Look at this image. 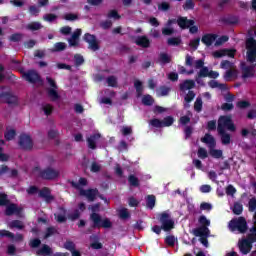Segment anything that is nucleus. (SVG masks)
<instances>
[{"instance_id": "obj_1", "label": "nucleus", "mask_w": 256, "mask_h": 256, "mask_svg": "<svg viewBox=\"0 0 256 256\" xmlns=\"http://www.w3.org/2000/svg\"><path fill=\"white\" fill-rule=\"evenodd\" d=\"M225 131H235V125L229 116H221L218 120V133L222 137V143L224 145H229L231 136L225 133Z\"/></svg>"}, {"instance_id": "obj_2", "label": "nucleus", "mask_w": 256, "mask_h": 256, "mask_svg": "<svg viewBox=\"0 0 256 256\" xmlns=\"http://www.w3.org/2000/svg\"><path fill=\"white\" fill-rule=\"evenodd\" d=\"M198 222L201 227L192 230L193 235H195V237H209L210 231L208 227L211 225V220L202 215L199 217Z\"/></svg>"}, {"instance_id": "obj_3", "label": "nucleus", "mask_w": 256, "mask_h": 256, "mask_svg": "<svg viewBox=\"0 0 256 256\" xmlns=\"http://www.w3.org/2000/svg\"><path fill=\"white\" fill-rule=\"evenodd\" d=\"M84 185H87V179L85 178H80L78 184L72 182V186L80 190V195H82V197H86L88 201H95V197H97V190H83L81 187H84Z\"/></svg>"}, {"instance_id": "obj_4", "label": "nucleus", "mask_w": 256, "mask_h": 256, "mask_svg": "<svg viewBox=\"0 0 256 256\" xmlns=\"http://www.w3.org/2000/svg\"><path fill=\"white\" fill-rule=\"evenodd\" d=\"M202 143H205L209 147V154L211 157H214V159H221L223 157V151L215 149V138L213 136L206 134L202 139Z\"/></svg>"}, {"instance_id": "obj_5", "label": "nucleus", "mask_w": 256, "mask_h": 256, "mask_svg": "<svg viewBox=\"0 0 256 256\" xmlns=\"http://www.w3.org/2000/svg\"><path fill=\"white\" fill-rule=\"evenodd\" d=\"M91 221L93 222L94 227L103 228V229H111L113 223L108 218L102 219L99 214H91Z\"/></svg>"}, {"instance_id": "obj_6", "label": "nucleus", "mask_w": 256, "mask_h": 256, "mask_svg": "<svg viewBox=\"0 0 256 256\" xmlns=\"http://www.w3.org/2000/svg\"><path fill=\"white\" fill-rule=\"evenodd\" d=\"M159 221L161 223V229L163 231H171V229L175 228V221L171 219V215L167 212H163L160 214Z\"/></svg>"}, {"instance_id": "obj_7", "label": "nucleus", "mask_w": 256, "mask_h": 256, "mask_svg": "<svg viewBox=\"0 0 256 256\" xmlns=\"http://www.w3.org/2000/svg\"><path fill=\"white\" fill-rule=\"evenodd\" d=\"M230 231H238V233H245L247 231V222L243 218H236L229 223Z\"/></svg>"}, {"instance_id": "obj_8", "label": "nucleus", "mask_w": 256, "mask_h": 256, "mask_svg": "<svg viewBox=\"0 0 256 256\" xmlns=\"http://www.w3.org/2000/svg\"><path fill=\"white\" fill-rule=\"evenodd\" d=\"M246 49H247V59L251 63L256 61V40L253 38H249L246 41Z\"/></svg>"}, {"instance_id": "obj_9", "label": "nucleus", "mask_w": 256, "mask_h": 256, "mask_svg": "<svg viewBox=\"0 0 256 256\" xmlns=\"http://www.w3.org/2000/svg\"><path fill=\"white\" fill-rule=\"evenodd\" d=\"M195 22L193 20H188L185 17H181L178 19V25L181 27V29H187L190 27V33H197L199 29L197 26H193Z\"/></svg>"}, {"instance_id": "obj_10", "label": "nucleus", "mask_w": 256, "mask_h": 256, "mask_svg": "<svg viewBox=\"0 0 256 256\" xmlns=\"http://www.w3.org/2000/svg\"><path fill=\"white\" fill-rule=\"evenodd\" d=\"M46 80L48 85L51 87L48 90V95L53 99V101H55V99H58L59 97V94H57V84H55V80L50 77H47Z\"/></svg>"}, {"instance_id": "obj_11", "label": "nucleus", "mask_w": 256, "mask_h": 256, "mask_svg": "<svg viewBox=\"0 0 256 256\" xmlns=\"http://www.w3.org/2000/svg\"><path fill=\"white\" fill-rule=\"evenodd\" d=\"M23 77L29 83L41 84V77H39V74L33 70H30V71L24 73Z\"/></svg>"}, {"instance_id": "obj_12", "label": "nucleus", "mask_w": 256, "mask_h": 256, "mask_svg": "<svg viewBox=\"0 0 256 256\" xmlns=\"http://www.w3.org/2000/svg\"><path fill=\"white\" fill-rule=\"evenodd\" d=\"M215 59H221V57H235V50L233 49H222L212 53Z\"/></svg>"}, {"instance_id": "obj_13", "label": "nucleus", "mask_w": 256, "mask_h": 256, "mask_svg": "<svg viewBox=\"0 0 256 256\" xmlns=\"http://www.w3.org/2000/svg\"><path fill=\"white\" fill-rule=\"evenodd\" d=\"M19 145L22 149H31V147H33V140H31V136L22 134L20 136Z\"/></svg>"}, {"instance_id": "obj_14", "label": "nucleus", "mask_w": 256, "mask_h": 256, "mask_svg": "<svg viewBox=\"0 0 256 256\" xmlns=\"http://www.w3.org/2000/svg\"><path fill=\"white\" fill-rule=\"evenodd\" d=\"M84 41L89 44V49L92 51H97V49H99V42H97V39H95L93 35L85 34Z\"/></svg>"}, {"instance_id": "obj_15", "label": "nucleus", "mask_w": 256, "mask_h": 256, "mask_svg": "<svg viewBox=\"0 0 256 256\" xmlns=\"http://www.w3.org/2000/svg\"><path fill=\"white\" fill-rule=\"evenodd\" d=\"M21 213H23V208L15 204H8L6 206V215H21Z\"/></svg>"}, {"instance_id": "obj_16", "label": "nucleus", "mask_w": 256, "mask_h": 256, "mask_svg": "<svg viewBox=\"0 0 256 256\" xmlns=\"http://www.w3.org/2000/svg\"><path fill=\"white\" fill-rule=\"evenodd\" d=\"M239 77V71L237 70V67L227 70L224 74L225 81H235Z\"/></svg>"}, {"instance_id": "obj_17", "label": "nucleus", "mask_w": 256, "mask_h": 256, "mask_svg": "<svg viewBox=\"0 0 256 256\" xmlns=\"http://www.w3.org/2000/svg\"><path fill=\"white\" fill-rule=\"evenodd\" d=\"M43 179H57L59 177V171L48 168L41 173Z\"/></svg>"}, {"instance_id": "obj_18", "label": "nucleus", "mask_w": 256, "mask_h": 256, "mask_svg": "<svg viewBox=\"0 0 256 256\" xmlns=\"http://www.w3.org/2000/svg\"><path fill=\"white\" fill-rule=\"evenodd\" d=\"M1 101L8 104L17 103V97L15 95H12L11 92H5L0 95Z\"/></svg>"}, {"instance_id": "obj_19", "label": "nucleus", "mask_w": 256, "mask_h": 256, "mask_svg": "<svg viewBox=\"0 0 256 256\" xmlns=\"http://www.w3.org/2000/svg\"><path fill=\"white\" fill-rule=\"evenodd\" d=\"M79 37H81V29H77L68 40L70 47H77L79 45Z\"/></svg>"}, {"instance_id": "obj_20", "label": "nucleus", "mask_w": 256, "mask_h": 256, "mask_svg": "<svg viewBox=\"0 0 256 256\" xmlns=\"http://www.w3.org/2000/svg\"><path fill=\"white\" fill-rule=\"evenodd\" d=\"M1 237H8L9 239H12V241H21L23 239V235L18 234L16 237L13 235V233L7 231V230H1L0 231Z\"/></svg>"}, {"instance_id": "obj_21", "label": "nucleus", "mask_w": 256, "mask_h": 256, "mask_svg": "<svg viewBox=\"0 0 256 256\" xmlns=\"http://www.w3.org/2000/svg\"><path fill=\"white\" fill-rule=\"evenodd\" d=\"M216 39H217L216 34H206L202 37V43H204V45H207V47H209V45H213Z\"/></svg>"}, {"instance_id": "obj_22", "label": "nucleus", "mask_w": 256, "mask_h": 256, "mask_svg": "<svg viewBox=\"0 0 256 256\" xmlns=\"http://www.w3.org/2000/svg\"><path fill=\"white\" fill-rule=\"evenodd\" d=\"M201 77H209V69L207 67H202V69H200L198 77L196 78V83H198V85H203Z\"/></svg>"}, {"instance_id": "obj_23", "label": "nucleus", "mask_w": 256, "mask_h": 256, "mask_svg": "<svg viewBox=\"0 0 256 256\" xmlns=\"http://www.w3.org/2000/svg\"><path fill=\"white\" fill-rule=\"evenodd\" d=\"M101 139V135L100 134H95L94 136H91L90 138H88V146L90 147V149H95V145H97V143H99V140Z\"/></svg>"}, {"instance_id": "obj_24", "label": "nucleus", "mask_w": 256, "mask_h": 256, "mask_svg": "<svg viewBox=\"0 0 256 256\" xmlns=\"http://www.w3.org/2000/svg\"><path fill=\"white\" fill-rule=\"evenodd\" d=\"M208 85L211 89H220V91H225L227 89V85L219 83L217 80L210 81Z\"/></svg>"}, {"instance_id": "obj_25", "label": "nucleus", "mask_w": 256, "mask_h": 256, "mask_svg": "<svg viewBox=\"0 0 256 256\" xmlns=\"http://www.w3.org/2000/svg\"><path fill=\"white\" fill-rule=\"evenodd\" d=\"M64 247L68 251H71L72 256H81V253H79V251L75 250V244L73 242H71V241L66 242Z\"/></svg>"}, {"instance_id": "obj_26", "label": "nucleus", "mask_w": 256, "mask_h": 256, "mask_svg": "<svg viewBox=\"0 0 256 256\" xmlns=\"http://www.w3.org/2000/svg\"><path fill=\"white\" fill-rule=\"evenodd\" d=\"M53 253V250H51V247H49L48 245H43L38 251H37V255L38 256H47V255H51Z\"/></svg>"}, {"instance_id": "obj_27", "label": "nucleus", "mask_w": 256, "mask_h": 256, "mask_svg": "<svg viewBox=\"0 0 256 256\" xmlns=\"http://www.w3.org/2000/svg\"><path fill=\"white\" fill-rule=\"evenodd\" d=\"M195 87V81L186 80L180 85L181 91H189V89H193Z\"/></svg>"}, {"instance_id": "obj_28", "label": "nucleus", "mask_w": 256, "mask_h": 256, "mask_svg": "<svg viewBox=\"0 0 256 256\" xmlns=\"http://www.w3.org/2000/svg\"><path fill=\"white\" fill-rule=\"evenodd\" d=\"M136 45L139 47H149V39L145 36L138 37L135 41Z\"/></svg>"}, {"instance_id": "obj_29", "label": "nucleus", "mask_w": 256, "mask_h": 256, "mask_svg": "<svg viewBox=\"0 0 256 256\" xmlns=\"http://www.w3.org/2000/svg\"><path fill=\"white\" fill-rule=\"evenodd\" d=\"M40 197H44V199L47 201V203H49L53 197L51 196V191L49 190V188H43L40 191Z\"/></svg>"}, {"instance_id": "obj_30", "label": "nucleus", "mask_w": 256, "mask_h": 256, "mask_svg": "<svg viewBox=\"0 0 256 256\" xmlns=\"http://www.w3.org/2000/svg\"><path fill=\"white\" fill-rule=\"evenodd\" d=\"M173 23H175V21L173 20L168 21L167 26L162 29L163 35H173L174 29L171 27Z\"/></svg>"}, {"instance_id": "obj_31", "label": "nucleus", "mask_w": 256, "mask_h": 256, "mask_svg": "<svg viewBox=\"0 0 256 256\" xmlns=\"http://www.w3.org/2000/svg\"><path fill=\"white\" fill-rule=\"evenodd\" d=\"M15 130L13 128H7L4 134L6 141H13L15 139Z\"/></svg>"}, {"instance_id": "obj_32", "label": "nucleus", "mask_w": 256, "mask_h": 256, "mask_svg": "<svg viewBox=\"0 0 256 256\" xmlns=\"http://www.w3.org/2000/svg\"><path fill=\"white\" fill-rule=\"evenodd\" d=\"M220 68L221 69H226L227 71L235 68V64L230 62V61H227V60H223L221 63H220Z\"/></svg>"}, {"instance_id": "obj_33", "label": "nucleus", "mask_w": 256, "mask_h": 256, "mask_svg": "<svg viewBox=\"0 0 256 256\" xmlns=\"http://www.w3.org/2000/svg\"><path fill=\"white\" fill-rule=\"evenodd\" d=\"M8 227L10 229H23L24 225H23V222L19 220H15V221L9 222Z\"/></svg>"}, {"instance_id": "obj_34", "label": "nucleus", "mask_w": 256, "mask_h": 256, "mask_svg": "<svg viewBox=\"0 0 256 256\" xmlns=\"http://www.w3.org/2000/svg\"><path fill=\"white\" fill-rule=\"evenodd\" d=\"M232 211L235 215H241V213H243V205H241L240 203H235Z\"/></svg>"}, {"instance_id": "obj_35", "label": "nucleus", "mask_w": 256, "mask_h": 256, "mask_svg": "<svg viewBox=\"0 0 256 256\" xmlns=\"http://www.w3.org/2000/svg\"><path fill=\"white\" fill-rule=\"evenodd\" d=\"M27 29L30 31H39V29H41V24L39 22H32L27 25Z\"/></svg>"}, {"instance_id": "obj_36", "label": "nucleus", "mask_w": 256, "mask_h": 256, "mask_svg": "<svg viewBox=\"0 0 256 256\" xmlns=\"http://www.w3.org/2000/svg\"><path fill=\"white\" fill-rule=\"evenodd\" d=\"M195 99V93L193 91H189L188 94L185 96V107H189V103H191Z\"/></svg>"}, {"instance_id": "obj_37", "label": "nucleus", "mask_w": 256, "mask_h": 256, "mask_svg": "<svg viewBox=\"0 0 256 256\" xmlns=\"http://www.w3.org/2000/svg\"><path fill=\"white\" fill-rule=\"evenodd\" d=\"M56 220L58 221V223H63V221H65L66 217H65V209L61 208L60 209V214H55Z\"/></svg>"}, {"instance_id": "obj_38", "label": "nucleus", "mask_w": 256, "mask_h": 256, "mask_svg": "<svg viewBox=\"0 0 256 256\" xmlns=\"http://www.w3.org/2000/svg\"><path fill=\"white\" fill-rule=\"evenodd\" d=\"M243 74L242 78L243 79H248V77H253V70L251 68H242Z\"/></svg>"}, {"instance_id": "obj_39", "label": "nucleus", "mask_w": 256, "mask_h": 256, "mask_svg": "<svg viewBox=\"0 0 256 256\" xmlns=\"http://www.w3.org/2000/svg\"><path fill=\"white\" fill-rule=\"evenodd\" d=\"M174 121L175 120L173 119V117L168 116L164 119V121H162V127H171Z\"/></svg>"}, {"instance_id": "obj_40", "label": "nucleus", "mask_w": 256, "mask_h": 256, "mask_svg": "<svg viewBox=\"0 0 256 256\" xmlns=\"http://www.w3.org/2000/svg\"><path fill=\"white\" fill-rule=\"evenodd\" d=\"M134 87H135V89H136V91L138 93V96H140L141 93L143 92V84L141 83V81L136 80L134 82Z\"/></svg>"}, {"instance_id": "obj_41", "label": "nucleus", "mask_w": 256, "mask_h": 256, "mask_svg": "<svg viewBox=\"0 0 256 256\" xmlns=\"http://www.w3.org/2000/svg\"><path fill=\"white\" fill-rule=\"evenodd\" d=\"M118 215L121 219H127L129 217V211L125 208L118 210Z\"/></svg>"}, {"instance_id": "obj_42", "label": "nucleus", "mask_w": 256, "mask_h": 256, "mask_svg": "<svg viewBox=\"0 0 256 256\" xmlns=\"http://www.w3.org/2000/svg\"><path fill=\"white\" fill-rule=\"evenodd\" d=\"M143 105H153V97L151 95H145L142 98Z\"/></svg>"}, {"instance_id": "obj_43", "label": "nucleus", "mask_w": 256, "mask_h": 256, "mask_svg": "<svg viewBox=\"0 0 256 256\" xmlns=\"http://www.w3.org/2000/svg\"><path fill=\"white\" fill-rule=\"evenodd\" d=\"M159 61L160 63H169L171 61V56L165 54V53H162L160 54V58H159Z\"/></svg>"}, {"instance_id": "obj_44", "label": "nucleus", "mask_w": 256, "mask_h": 256, "mask_svg": "<svg viewBox=\"0 0 256 256\" xmlns=\"http://www.w3.org/2000/svg\"><path fill=\"white\" fill-rule=\"evenodd\" d=\"M147 207H149V209H153L155 207V196L147 197Z\"/></svg>"}, {"instance_id": "obj_45", "label": "nucleus", "mask_w": 256, "mask_h": 256, "mask_svg": "<svg viewBox=\"0 0 256 256\" xmlns=\"http://www.w3.org/2000/svg\"><path fill=\"white\" fill-rule=\"evenodd\" d=\"M200 41H201V39H199V38H195L190 41L189 45L193 49V51L197 50V47H199Z\"/></svg>"}, {"instance_id": "obj_46", "label": "nucleus", "mask_w": 256, "mask_h": 256, "mask_svg": "<svg viewBox=\"0 0 256 256\" xmlns=\"http://www.w3.org/2000/svg\"><path fill=\"white\" fill-rule=\"evenodd\" d=\"M158 97H165V95H169V88L162 87L157 91Z\"/></svg>"}, {"instance_id": "obj_47", "label": "nucleus", "mask_w": 256, "mask_h": 256, "mask_svg": "<svg viewBox=\"0 0 256 256\" xmlns=\"http://www.w3.org/2000/svg\"><path fill=\"white\" fill-rule=\"evenodd\" d=\"M202 107H203V101H201V98H197L194 104L195 111H198V112L201 111Z\"/></svg>"}, {"instance_id": "obj_48", "label": "nucleus", "mask_w": 256, "mask_h": 256, "mask_svg": "<svg viewBox=\"0 0 256 256\" xmlns=\"http://www.w3.org/2000/svg\"><path fill=\"white\" fill-rule=\"evenodd\" d=\"M229 41V37L227 36H221L219 38H216V43L215 45H223V43H227Z\"/></svg>"}, {"instance_id": "obj_49", "label": "nucleus", "mask_w": 256, "mask_h": 256, "mask_svg": "<svg viewBox=\"0 0 256 256\" xmlns=\"http://www.w3.org/2000/svg\"><path fill=\"white\" fill-rule=\"evenodd\" d=\"M179 43H181V38L177 37V38H169L168 39V45H179Z\"/></svg>"}, {"instance_id": "obj_50", "label": "nucleus", "mask_w": 256, "mask_h": 256, "mask_svg": "<svg viewBox=\"0 0 256 256\" xmlns=\"http://www.w3.org/2000/svg\"><path fill=\"white\" fill-rule=\"evenodd\" d=\"M198 157L200 159H207V150H205L204 148H199L198 149Z\"/></svg>"}, {"instance_id": "obj_51", "label": "nucleus", "mask_w": 256, "mask_h": 256, "mask_svg": "<svg viewBox=\"0 0 256 256\" xmlns=\"http://www.w3.org/2000/svg\"><path fill=\"white\" fill-rule=\"evenodd\" d=\"M235 193H237V190L235 189V187L229 185L227 188H226V194L227 195H230L231 197H233L235 195Z\"/></svg>"}, {"instance_id": "obj_52", "label": "nucleus", "mask_w": 256, "mask_h": 256, "mask_svg": "<svg viewBox=\"0 0 256 256\" xmlns=\"http://www.w3.org/2000/svg\"><path fill=\"white\" fill-rule=\"evenodd\" d=\"M55 19H57V16L54 14H46L44 16V21H48V23H53V21H55Z\"/></svg>"}, {"instance_id": "obj_53", "label": "nucleus", "mask_w": 256, "mask_h": 256, "mask_svg": "<svg viewBox=\"0 0 256 256\" xmlns=\"http://www.w3.org/2000/svg\"><path fill=\"white\" fill-rule=\"evenodd\" d=\"M150 125H152V127H163V121H160L159 119H153L150 121Z\"/></svg>"}, {"instance_id": "obj_54", "label": "nucleus", "mask_w": 256, "mask_h": 256, "mask_svg": "<svg viewBox=\"0 0 256 256\" xmlns=\"http://www.w3.org/2000/svg\"><path fill=\"white\" fill-rule=\"evenodd\" d=\"M74 61L76 65H83L85 60L83 59V56L77 54L74 56Z\"/></svg>"}, {"instance_id": "obj_55", "label": "nucleus", "mask_w": 256, "mask_h": 256, "mask_svg": "<svg viewBox=\"0 0 256 256\" xmlns=\"http://www.w3.org/2000/svg\"><path fill=\"white\" fill-rule=\"evenodd\" d=\"M45 115H51V112L53 111V107L49 104H45L43 107H42Z\"/></svg>"}, {"instance_id": "obj_56", "label": "nucleus", "mask_w": 256, "mask_h": 256, "mask_svg": "<svg viewBox=\"0 0 256 256\" xmlns=\"http://www.w3.org/2000/svg\"><path fill=\"white\" fill-rule=\"evenodd\" d=\"M66 45L63 42H58L54 45V51H63L65 49Z\"/></svg>"}, {"instance_id": "obj_57", "label": "nucleus", "mask_w": 256, "mask_h": 256, "mask_svg": "<svg viewBox=\"0 0 256 256\" xmlns=\"http://www.w3.org/2000/svg\"><path fill=\"white\" fill-rule=\"evenodd\" d=\"M201 193H211V185H202L200 186Z\"/></svg>"}, {"instance_id": "obj_58", "label": "nucleus", "mask_w": 256, "mask_h": 256, "mask_svg": "<svg viewBox=\"0 0 256 256\" xmlns=\"http://www.w3.org/2000/svg\"><path fill=\"white\" fill-rule=\"evenodd\" d=\"M132 131L133 130L129 126H123L122 129H121V133L123 135H131Z\"/></svg>"}, {"instance_id": "obj_59", "label": "nucleus", "mask_w": 256, "mask_h": 256, "mask_svg": "<svg viewBox=\"0 0 256 256\" xmlns=\"http://www.w3.org/2000/svg\"><path fill=\"white\" fill-rule=\"evenodd\" d=\"M108 17L109 19H120L121 16H119V14L117 13V11L112 10L108 13Z\"/></svg>"}, {"instance_id": "obj_60", "label": "nucleus", "mask_w": 256, "mask_h": 256, "mask_svg": "<svg viewBox=\"0 0 256 256\" xmlns=\"http://www.w3.org/2000/svg\"><path fill=\"white\" fill-rule=\"evenodd\" d=\"M64 19H66V21H75V20H77V15L71 14V13L65 14Z\"/></svg>"}, {"instance_id": "obj_61", "label": "nucleus", "mask_w": 256, "mask_h": 256, "mask_svg": "<svg viewBox=\"0 0 256 256\" xmlns=\"http://www.w3.org/2000/svg\"><path fill=\"white\" fill-rule=\"evenodd\" d=\"M255 209H256V199L252 198L249 201V211H255Z\"/></svg>"}, {"instance_id": "obj_62", "label": "nucleus", "mask_w": 256, "mask_h": 256, "mask_svg": "<svg viewBox=\"0 0 256 256\" xmlns=\"http://www.w3.org/2000/svg\"><path fill=\"white\" fill-rule=\"evenodd\" d=\"M9 203V200L7 199V195L0 194V205H7Z\"/></svg>"}, {"instance_id": "obj_63", "label": "nucleus", "mask_w": 256, "mask_h": 256, "mask_svg": "<svg viewBox=\"0 0 256 256\" xmlns=\"http://www.w3.org/2000/svg\"><path fill=\"white\" fill-rule=\"evenodd\" d=\"M203 65H205V63L203 62V60H196L194 62V69H202Z\"/></svg>"}, {"instance_id": "obj_64", "label": "nucleus", "mask_w": 256, "mask_h": 256, "mask_svg": "<svg viewBox=\"0 0 256 256\" xmlns=\"http://www.w3.org/2000/svg\"><path fill=\"white\" fill-rule=\"evenodd\" d=\"M193 7H195V4L193 3L192 0L186 1L185 5H184V9L186 11L189 10V9H193Z\"/></svg>"}]
</instances>
